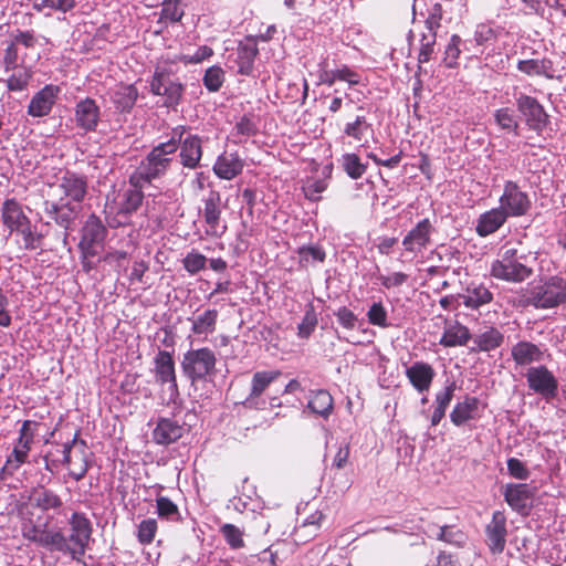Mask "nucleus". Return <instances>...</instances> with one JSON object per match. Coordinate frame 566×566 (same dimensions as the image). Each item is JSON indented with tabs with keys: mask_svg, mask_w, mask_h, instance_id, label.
Wrapping results in <instances>:
<instances>
[{
	"mask_svg": "<svg viewBox=\"0 0 566 566\" xmlns=\"http://www.w3.org/2000/svg\"><path fill=\"white\" fill-rule=\"evenodd\" d=\"M181 370L193 385L216 374L217 357L208 347L189 349L182 356Z\"/></svg>",
	"mask_w": 566,
	"mask_h": 566,
	"instance_id": "f257e3e1",
	"label": "nucleus"
},
{
	"mask_svg": "<svg viewBox=\"0 0 566 566\" xmlns=\"http://www.w3.org/2000/svg\"><path fill=\"white\" fill-rule=\"evenodd\" d=\"M523 256L518 255L514 248H506L500 259L491 266V275L506 282H523L533 274L532 268L522 262Z\"/></svg>",
	"mask_w": 566,
	"mask_h": 566,
	"instance_id": "f03ea898",
	"label": "nucleus"
},
{
	"mask_svg": "<svg viewBox=\"0 0 566 566\" xmlns=\"http://www.w3.org/2000/svg\"><path fill=\"white\" fill-rule=\"evenodd\" d=\"M178 149L177 140L172 137L168 142L155 146L144 163V182H151L166 175L172 163V157Z\"/></svg>",
	"mask_w": 566,
	"mask_h": 566,
	"instance_id": "7ed1b4c3",
	"label": "nucleus"
},
{
	"mask_svg": "<svg viewBox=\"0 0 566 566\" xmlns=\"http://www.w3.org/2000/svg\"><path fill=\"white\" fill-rule=\"evenodd\" d=\"M202 208L199 209V216L202 217L206 228L205 233L211 238H221L228 227L222 220V199L218 190L211 189L202 198Z\"/></svg>",
	"mask_w": 566,
	"mask_h": 566,
	"instance_id": "20e7f679",
	"label": "nucleus"
},
{
	"mask_svg": "<svg viewBox=\"0 0 566 566\" xmlns=\"http://www.w3.org/2000/svg\"><path fill=\"white\" fill-rule=\"evenodd\" d=\"M531 301L537 308H553L566 302V280L551 276L531 290Z\"/></svg>",
	"mask_w": 566,
	"mask_h": 566,
	"instance_id": "39448f33",
	"label": "nucleus"
},
{
	"mask_svg": "<svg viewBox=\"0 0 566 566\" xmlns=\"http://www.w3.org/2000/svg\"><path fill=\"white\" fill-rule=\"evenodd\" d=\"M150 92L164 98V105L175 107L181 101L184 85L170 71L156 69L150 82Z\"/></svg>",
	"mask_w": 566,
	"mask_h": 566,
	"instance_id": "423d86ee",
	"label": "nucleus"
},
{
	"mask_svg": "<svg viewBox=\"0 0 566 566\" xmlns=\"http://www.w3.org/2000/svg\"><path fill=\"white\" fill-rule=\"evenodd\" d=\"M62 455V462L69 467L70 475L75 481L82 480L90 468L92 455L86 442L75 436L71 442L63 446Z\"/></svg>",
	"mask_w": 566,
	"mask_h": 566,
	"instance_id": "0eeeda50",
	"label": "nucleus"
},
{
	"mask_svg": "<svg viewBox=\"0 0 566 566\" xmlns=\"http://www.w3.org/2000/svg\"><path fill=\"white\" fill-rule=\"evenodd\" d=\"M43 205L44 212L54 220L57 226L65 230L62 233V241L63 244L66 245L69 238L67 230H70L75 222L81 207L78 205H72L71 201H65L64 198H61L60 201L45 200Z\"/></svg>",
	"mask_w": 566,
	"mask_h": 566,
	"instance_id": "6e6552de",
	"label": "nucleus"
},
{
	"mask_svg": "<svg viewBox=\"0 0 566 566\" xmlns=\"http://www.w3.org/2000/svg\"><path fill=\"white\" fill-rule=\"evenodd\" d=\"M499 201L500 208L505 211L504 213L507 217L525 216L532 205L528 195L512 180L504 184L503 193Z\"/></svg>",
	"mask_w": 566,
	"mask_h": 566,
	"instance_id": "1a4fd4ad",
	"label": "nucleus"
},
{
	"mask_svg": "<svg viewBox=\"0 0 566 566\" xmlns=\"http://www.w3.org/2000/svg\"><path fill=\"white\" fill-rule=\"evenodd\" d=\"M516 107L525 118L530 129L541 134L548 125V115L543 105L533 96L520 94L516 97Z\"/></svg>",
	"mask_w": 566,
	"mask_h": 566,
	"instance_id": "9d476101",
	"label": "nucleus"
},
{
	"mask_svg": "<svg viewBox=\"0 0 566 566\" xmlns=\"http://www.w3.org/2000/svg\"><path fill=\"white\" fill-rule=\"evenodd\" d=\"M525 377L528 388L543 398L552 399L557 395L558 380L545 365L528 368Z\"/></svg>",
	"mask_w": 566,
	"mask_h": 566,
	"instance_id": "9b49d317",
	"label": "nucleus"
},
{
	"mask_svg": "<svg viewBox=\"0 0 566 566\" xmlns=\"http://www.w3.org/2000/svg\"><path fill=\"white\" fill-rule=\"evenodd\" d=\"M186 128L184 126L174 129V137L178 136V148L180 163L185 168L196 169L202 157V140L198 135L188 134L185 138L182 135Z\"/></svg>",
	"mask_w": 566,
	"mask_h": 566,
	"instance_id": "f8f14e48",
	"label": "nucleus"
},
{
	"mask_svg": "<svg viewBox=\"0 0 566 566\" xmlns=\"http://www.w3.org/2000/svg\"><path fill=\"white\" fill-rule=\"evenodd\" d=\"M106 232V228L96 216L92 214L87 218L78 244L84 258L97 254V248L103 244Z\"/></svg>",
	"mask_w": 566,
	"mask_h": 566,
	"instance_id": "ddd939ff",
	"label": "nucleus"
},
{
	"mask_svg": "<svg viewBox=\"0 0 566 566\" xmlns=\"http://www.w3.org/2000/svg\"><path fill=\"white\" fill-rule=\"evenodd\" d=\"M153 373L156 382L168 385V389L172 395H178V384L175 370V360L172 355L167 350H159L154 358Z\"/></svg>",
	"mask_w": 566,
	"mask_h": 566,
	"instance_id": "4468645a",
	"label": "nucleus"
},
{
	"mask_svg": "<svg viewBox=\"0 0 566 566\" xmlns=\"http://www.w3.org/2000/svg\"><path fill=\"white\" fill-rule=\"evenodd\" d=\"M60 93L61 88L57 85L46 84L32 96L27 109L28 115L31 117L48 116L52 112Z\"/></svg>",
	"mask_w": 566,
	"mask_h": 566,
	"instance_id": "2eb2a0df",
	"label": "nucleus"
},
{
	"mask_svg": "<svg viewBox=\"0 0 566 566\" xmlns=\"http://www.w3.org/2000/svg\"><path fill=\"white\" fill-rule=\"evenodd\" d=\"M437 319L444 324V331L439 340L441 346L446 348L465 346L472 338L470 329L459 321H450L442 315H438Z\"/></svg>",
	"mask_w": 566,
	"mask_h": 566,
	"instance_id": "dca6fc26",
	"label": "nucleus"
},
{
	"mask_svg": "<svg viewBox=\"0 0 566 566\" xmlns=\"http://www.w3.org/2000/svg\"><path fill=\"white\" fill-rule=\"evenodd\" d=\"M433 227L429 219L419 221L402 240V245L407 252L420 253L431 243V233Z\"/></svg>",
	"mask_w": 566,
	"mask_h": 566,
	"instance_id": "f3484780",
	"label": "nucleus"
},
{
	"mask_svg": "<svg viewBox=\"0 0 566 566\" xmlns=\"http://www.w3.org/2000/svg\"><path fill=\"white\" fill-rule=\"evenodd\" d=\"M488 544L493 553H502L506 544V516L502 511L493 512L491 522L485 527Z\"/></svg>",
	"mask_w": 566,
	"mask_h": 566,
	"instance_id": "a211bd4d",
	"label": "nucleus"
},
{
	"mask_svg": "<svg viewBox=\"0 0 566 566\" xmlns=\"http://www.w3.org/2000/svg\"><path fill=\"white\" fill-rule=\"evenodd\" d=\"M142 178V175L134 174L130 177V184L134 187L133 189H128L124 193L123 201L120 202V207L118 209L117 216L119 226L128 223L129 217L132 213H136L137 209L142 205V189L138 187V181Z\"/></svg>",
	"mask_w": 566,
	"mask_h": 566,
	"instance_id": "6ab92c4d",
	"label": "nucleus"
},
{
	"mask_svg": "<svg viewBox=\"0 0 566 566\" xmlns=\"http://www.w3.org/2000/svg\"><path fill=\"white\" fill-rule=\"evenodd\" d=\"M259 54L256 42L252 38H248L238 44L235 50L234 64L240 75L250 76L254 70V61Z\"/></svg>",
	"mask_w": 566,
	"mask_h": 566,
	"instance_id": "aec40b11",
	"label": "nucleus"
},
{
	"mask_svg": "<svg viewBox=\"0 0 566 566\" xmlns=\"http://www.w3.org/2000/svg\"><path fill=\"white\" fill-rule=\"evenodd\" d=\"M75 122L85 132H94L99 120V107L93 98L86 97L75 105Z\"/></svg>",
	"mask_w": 566,
	"mask_h": 566,
	"instance_id": "412c9836",
	"label": "nucleus"
},
{
	"mask_svg": "<svg viewBox=\"0 0 566 566\" xmlns=\"http://www.w3.org/2000/svg\"><path fill=\"white\" fill-rule=\"evenodd\" d=\"M59 189L65 198L71 200L72 205L80 206L87 193V180L85 177L74 172H66L60 179Z\"/></svg>",
	"mask_w": 566,
	"mask_h": 566,
	"instance_id": "4be33fe9",
	"label": "nucleus"
},
{
	"mask_svg": "<svg viewBox=\"0 0 566 566\" xmlns=\"http://www.w3.org/2000/svg\"><path fill=\"white\" fill-rule=\"evenodd\" d=\"M282 371L279 369L261 370L253 374L251 379V387L248 397L244 400V406L253 407L269 386L281 377Z\"/></svg>",
	"mask_w": 566,
	"mask_h": 566,
	"instance_id": "5701e85b",
	"label": "nucleus"
},
{
	"mask_svg": "<svg viewBox=\"0 0 566 566\" xmlns=\"http://www.w3.org/2000/svg\"><path fill=\"white\" fill-rule=\"evenodd\" d=\"M434 375L433 367L423 361H416L406 369V377L420 394L430 389Z\"/></svg>",
	"mask_w": 566,
	"mask_h": 566,
	"instance_id": "b1692460",
	"label": "nucleus"
},
{
	"mask_svg": "<svg viewBox=\"0 0 566 566\" xmlns=\"http://www.w3.org/2000/svg\"><path fill=\"white\" fill-rule=\"evenodd\" d=\"M1 218L10 233L15 232L22 226H27V222L30 221V218L23 211L22 205L15 199L4 200L1 207Z\"/></svg>",
	"mask_w": 566,
	"mask_h": 566,
	"instance_id": "393cba45",
	"label": "nucleus"
},
{
	"mask_svg": "<svg viewBox=\"0 0 566 566\" xmlns=\"http://www.w3.org/2000/svg\"><path fill=\"white\" fill-rule=\"evenodd\" d=\"M504 212L505 211L503 209L497 207L480 214L475 226L476 234L485 238L496 232L509 218Z\"/></svg>",
	"mask_w": 566,
	"mask_h": 566,
	"instance_id": "a878e982",
	"label": "nucleus"
},
{
	"mask_svg": "<svg viewBox=\"0 0 566 566\" xmlns=\"http://www.w3.org/2000/svg\"><path fill=\"white\" fill-rule=\"evenodd\" d=\"M184 434V427L178 421L161 418L153 430V440L157 444H170L180 439Z\"/></svg>",
	"mask_w": 566,
	"mask_h": 566,
	"instance_id": "bb28decb",
	"label": "nucleus"
},
{
	"mask_svg": "<svg viewBox=\"0 0 566 566\" xmlns=\"http://www.w3.org/2000/svg\"><path fill=\"white\" fill-rule=\"evenodd\" d=\"M511 356L517 366H526L541 361L544 353L536 344L521 340L512 346Z\"/></svg>",
	"mask_w": 566,
	"mask_h": 566,
	"instance_id": "cd10ccee",
	"label": "nucleus"
},
{
	"mask_svg": "<svg viewBox=\"0 0 566 566\" xmlns=\"http://www.w3.org/2000/svg\"><path fill=\"white\" fill-rule=\"evenodd\" d=\"M31 444L14 441L12 451L7 455L6 462L0 473L6 476H12L14 473L28 462Z\"/></svg>",
	"mask_w": 566,
	"mask_h": 566,
	"instance_id": "c85d7f7f",
	"label": "nucleus"
},
{
	"mask_svg": "<svg viewBox=\"0 0 566 566\" xmlns=\"http://www.w3.org/2000/svg\"><path fill=\"white\" fill-rule=\"evenodd\" d=\"M533 492L527 484H509L504 491L506 503L515 511L523 512L528 507Z\"/></svg>",
	"mask_w": 566,
	"mask_h": 566,
	"instance_id": "c756f323",
	"label": "nucleus"
},
{
	"mask_svg": "<svg viewBox=\"0 0 566 566\" xmlns=\"http://www.w3.org/2000/svg\"><path fill=\"white\" fill-rule=\"evenodd\" d=\"M243 161L235 154L221 155L213 165L214 174L226 180H231L242 172Z\"/></svg>",
	"mask_w": 566,
	"mask_h": 566,
	"instance_id": "7c9ffc66",
	"label": "nucleus"
},
{
	"mask_svg": "<svg viewBox=\"0 0 566 566\" xmlns=\"http://www.w3.org/2000/svg\"><path fill=\"white\" fill-rule=\"evenodd\" d=\"M30 501L32 505L44 512L51 510L59 512L63 506L62 499L54 491L44 486L34 489L30 495Z\"/></svg>",
	"mask_w": 566,
	"mask_h": 566,
	"instance_id": "2f4dec72",
	"label": "nucleus"
},
{
	"mask_svg": "<svg viewBox=\"0 0 566 566\" xmlns=\"http://www.w3.org/2000/svg\"><path fill=\"white\" fill-rule=\"evenodd\" d=\"M478 408L479 399L467 396L463 401L455 403L450 413V420L454 426L460 427L475 418Z\"/></svg>",
	"mask_w": 566,
	"mask_h": 566,
	"instance_id": "473e14b6",
	"label": "nucleus"
},
{
	"mask_svg": "<svg viewBox=\"0 0 566 566\" xmlns=\"http://www.w3.org/2000/svg\"><path fill=\"white\" fill-rule=\"evenodd\" d=\"M219 312L216 308H208L190 318L191 332L198 336H208L217 329Z\"/></svg>",
	"mask_w": 566,
	"mask_h": 566,
	"instance_id": "72a5a7b5",
	"label": "nucleus"
},
{
	"mask_svg": "<svg viewBox=\"0 0 566 566\" xmlns=\"http://www.w3.org/2000/svg\"><path fill=\"white\" fill-rule=\"evenodd\" d=\"M517 70L528 76L554 77V65L549 59L521 60L517 63Z\"/></svg>",
	"mask_w": 566,
	"mask_h": 566,
	"instance_id": "f704fd0d",
	"label": "nucleus"
},
{
	"mask_svg": "<svg viewBox=\"0 0 566 566\" xmlns=\"http://www.w3.org/2000/svg\"><path fill=\"white\" fill-rule=\"evenodd\" d=\"M473 342L481 352H491L504 343V334L494 326H486L473 337Z\"/></svg>",
	"mask_w": 566,
	"mask_h": 566,
	"instance_id": "c9c22d12",
	"label": "nucleus"
},
{
	"mask_svg": "<svg viewBox=\"0 0 566 566\" xmlns=\"http://www.w3.org/2000/svg\"><path fill=\"white\" fill-rule=\"evenodd\" d=\"M20 240L21 248L27 251L43 250L44 234L36 231V228L32 224L31 220L27 222V226L20 227L14 232Z\"/></svg>",
	"mask_w": 566,
	"mask_h": 566,
	"instance_id": "e433bc0d",
	"label": "nucleus"
},
{
	"mask_svg": "<svg viewBox=\"0 0 566 566\" xmlns=\"http://www.w3.org/2000/svg\"><path fill=\"white\" fill-rule=\"evenodd\" d=\"M138 97L135 85L119 84L111 92V99L120 112L129 111Z\"/></svg>",
	"mask_w": 566,
	"mask_h": 566,
	"instance_id": "4c0bfd02",
	"label": "nucleus"
},
{
	"mask_svg": "<svg viewBox=\"0 0 566 566\" xmlns=\"http://www.w3.org/2000/svg\"><path fill=\"white\" fill-rule=\"evenodd\" d=\"M32 9L39 13L57 12L66 14L76 8V0H29Z\"/></svg>",
	"mask_w": 566,
	"mask_h": 566,
	"instance_id": "58836bf2",
	"label": "nucleus"
},
{
	"mask_svg": "<svg viewBox=\"0 0 566 566\" xmlns=\"http://www.w3.org/2000/svg\"><path fill=\"white\" fill-rule=\"evenodd\" d=\"M307 407L312 412L327 419L334 409V400L327 390L315 391L308 400Z\"/></svg>",
	"mask_w": 566,
	"mask_h": 566,
	"instance_id": "ea45409f",
	"label": "nucleus"
},
{
	"mask_svg": "<svg viewBox=\"0 0 566 566\" xmlns=\"http://www.w3.org/2000/svg\"><path fill=\"white\" fill-rule=\"evenodd\" d=\"M493 300V294L485 286H478L468 290L463 296V304L467 307L478 310L482 305L489 304Z\"/></svg>",
	"mask_w": 566,
	"mask_h": 566,
	"instance_id": "a19ab883",
	"label": "nucleus"
},
{
	"mask_svg": "<svg viewBox=\"0 0 566 566\" xmlns=\"http://www.w3.org/2000/svg\"><path fill=\"white\" fill-rule=\"evenodd\" d=\"M184 14L181 0H164L158 21L165 24L176 23L181 20Z\"/></svg>",
	"mask_w": 566,
	"mask_h": 566,
	"instance_id": "79ce46f5",
	"label": "nucleus"
},
{
	"mask_svg": "<svg viewBox=\"0 0 566 566\" xmlns=\"http://www.w3.org/2000/svg\"><path fill=\"white\" fill-rule=\"evenodd\" d=\"M11 70L13 73L6 81L8 90L12 92H21L25 90L32 78V71L25 66Z\"/></svg>",
	"mask_w": 566,
	"mask_h": 566,
	"instance_id": "37998d69",
	"label": "nucleus"
},
{
	"mask_svg": "<svg viewBox=\"0 0 566 566\" xmlns=\"http://www.w3.org/2000/svg\"><path fill=\"white\" fill-rule=\"evenodd\" d=\"M371 130V125L367 122L365 116H356L352 122L346 123L343 133L347 137L353 138L355 142L360 143L366 134Z\"/></svg>",
	"mask_w": 566,
	"mask_h": 566,
	"instance_id": "c03bdc74",
	"label": "nucleus"
},
{
	"mask_svg": "<svg viewBox=\"0 0 566 566\" xmlns=\"http://www.w3.org/2000/svg\"><path fill=\"white\" fill-rule=\"evenodd\" d=\"M462 39L459 34H452L443 53L442 63L448 69H457L459 66V57L461 55Z\"/></svg>",
	"mask_w": 566,
	"mask_h": 566,
	"instance_id": "a18cd8bd",
	"label": "nucleus"
},
{
	"mask_svg": "<svg viewBox=\"0 0 566 566\" xmlns=\"http://www.w3.org/2000/svg\"><path fill=\"white\" fill-rule=\"evenodd\" d=\"M342 167L352 179H359L367 170V165L363 164L359 156L354 153L343 155Z\"/></svg>",
	"mask_w": 566,
	"mask_h": 566,
	"instance_id": "49530a36",
	"label": "nucleus"
},
{
	"mask_svg": "<svg viewBox=\"0 0 566 566\" xmlns=\"http://www.w3.org/2000/svg\"><path fill=\"white\" fill-rule=\"evenodd\" d=\"M495 123L500 128L518 135L520 124L514 115V111L510 107H502L494 113Z\"/></svg>",
	"mask_w": 566,
	"mask_h": 566,
	"instance_id": "de8ad7c7",
	"label": "nucleus"
},
{
	"mask_svg": "<svg viewBox=\"0 0 566 566\" xmlns=\"http://www.w3.org/2000/svg\"><path fill=\"white\" fill-rule=\"evenodd\" d=\"M41 547L51 552H60L67 555L69 546L66 545V536L61 531L48 528L42 541Z\"/></svg>",
	"mask_w": 566,
	"mask_h": 566,
	"instance_id": "09e8293b",
	"label": "nucleus"
},
{
	"mask_svg": "<svg viewBox=\"0 0 566 566\" xmlns=\"http://www.w3.org/2000/svg\"><path fill=\"white\" fill-rule=\"evenodd\" d=\"M224 81V71L219 65L208 67L202 77L203 86L211 93L220 91Z\"/></svg>",
	"mask_w": 566,
	"mask_h": 566,
	"instance_id": "8fccbe9b",
	"label": "nucleus"
},
{
	"mask_svg": "<svg viewBox=\"0 0 566 566\" xmlns=\"http://www.w3.org/2000/svg\"><path fill=\"white\" fill-rule=\"evenodd\" d=\"M438 541L447 544L462 547L467 543V535L455 525H442V531L438 534Z\"/></svg>",
	"mask_w": 566,
	"mask_h": 566,
	"instance_id": "3c124183",
	"label": "nucleus"
},
{
	"mask_svg": "<svg viewBox=\"0 0 566 566\" xmlns=\"http://www.w3.org/2000/svg\"><path fill=\"white\" fill-rule=\"evenodd\" d=\"M437 34L423 33L420 39V49L418 53V70L421 71V64L428 63L434 53Z\"/></svg>",
	"mask_w": 566,
	"mask_h": 566,
	"instance_id": "603ef678",
	"label": "nucleus"
},
{
	"mask_svg": "<svg viewBox=\"0 0 566 566\" xmlns=\"http://www.w3.org/2000/svg\"><path fill=\"white\" fill-rule=\"evenodd\" d=\"M66 545L69 546L67 555H70L72 559L80 562L85 555L88 539L71 531V534L66 537Z\"/></svg>",
	"mask_w": 566,
	"mask_h": 566,
	"instance_id": "864d4df0",
	"label": "nucleus"
},
{
	"mask_svg": "<svg viewBox=\"0 0 566 566\" xmlns=\"http://www.w3.org/2000/svg\"><path fill=\"white\" fill-rule=\"evenodd\" d=\"M220 533L232 549L244 547L243 532L238 526L226 523L220 527Z\"/></svg>",
	"mask_w": 566,
	"mask_h": 566,
	"instance_id": "5fc2aeb1",
	"label": "nucleus"
},
{
	"mask_svg": "<svg viewBox=\"0 0 566 566\" xmlns=\"http://www.w3.org/2000/svg\"><path fill=\"white\" fill-rule=\"evenodd\" d=\"M317 315L312 305L306 310L302 322L297 326V336L303 339H307L317 326Z\"/></svg>",
	"mask_w": 566,
	"mask_h": 566,
	"instance_id": "6e6d98bb",
	"label": "nucleus"
},
{
	"mask_svg": "<svg viewBox=\"0 0 566 566\" xmlns=\"http://www.w3.org/2000/svg\"><path fill=\"white\" fill-rule=\"evenodd\" d=\"M207 258L196 250L190 251L182 259V265L190 275H195L205 270Z\"/></svg>",
	"mask_w": 566,
	"mask_h": 566,
	"instance_id": "4d7b16f0",
	"label": "nucleus"
},
{
	"mask_svg": "<svg viewBox=\"0 0 566 566\" xmlns=\"http://www.w3.org/2000/svg\"><path fill=\"white\" fill-rule=\"evenodd\" d=\"M69 524L71 526V531L90 541L92 535V525L84 514L73 513Z\"/></svg>",
	"mask_w": 566,
	"mask_h": 566,
	"instance_id": "13d9d810",
	"label": "nucleus"
},
{
	"mask_svg": "<svg viewBox=\"0 0 566 566\" xmlns=\"http://www.w3.org/2000/svg\"><path fill=\"white\" fill-rule=\"evenodd\" d=\"M443 18V8L440 2L433 3L428 9V15L424 21L426 29L428 33H438L439 28L441 27V21Z\"/></svg>",
	"mask_w": 566,
	"mask_h": 566,
	"instance_id": "bf43d9fd",
	"label": "nucleus"
},
{
	"mask_svg": "<svg viewBox=\"0 0 566 566\" xmlns=\"http://www.w3.org/2000/svg\"><path fill=\"white\" fill-rule=\"evenodd\" d=\"M367 318L374 326L381 328H387L389 326L387 322V310L381 302L373 303L367 312Z\"/></svg>",
	"mask_w": 566,
	"mask_h": 566,
	"instance_id": "052dcab7",
	"label": "nucleus"
},
{
	"mask_svg": "<svg viewBox=\"0 0 566 566\" xmlns=\"http://www.w3.org/2000/svg\"><path fill=\"white\" fill-rule=\"evenodd\" d=\"M48 527L46 524L38 525L32 522L24 523L22 526V536L36 545L41 546Z\"/></svg>",
	"mask_w": 566,
	"mask_h": 566,
	"instance_id": "680f3d73",
	"label": "nucleus"
},
{
	"mask_svg": "<svg viewBox=\"0 0 566 566\" xmlns=\"http://www.w3.org/2000/svg\"><path fill=\"white\" fill-rule=\"evenodd\" d=\"M301 264H307L310 261L324 262L325 251L321 247L308 245L301 247L297 251Z\"/></svg>",
	"mask_w": 566,
	"mask_h": 566,
	"instance_id": "e2e57ef3",
	"label": "nucleus"
},
{
	"mask_svg": "<svg viewBox=\"0 0 566 566\" xmlns=\"http://www.w3.org/2000/svg\"><path fill=\"white\" fill-rule=\"evenodd\" d=\"M496 31L485 23L478 24L473 33V40L478 46H483L490 42H493L496 40Z\"/></svg>",
	"mask_w": 566,
	"mask_h": 566,
	"instance_id": "0e129e2a",
	"label": "nucleus"
},
{
	"mask_svg": "<svg viewBox=\"0 0 566 566\" xmlns=\"http://www.w3.org/2000/svg\"><path fill=\"white\" fill-rule=\"evenodd\" d=\"M148 197H151V200H147L146 202V216L155 221H160L165 212L163 195L153 196L148 193Z\"/></svg>",
	"mask_w": 566,
	"mask_h": 566,
	"instance_id": "69168bd1",
	"label": "nucleus"
},
{
	"mask_svg": "<svg viewBox=\"0 0 566 566\" xmlns=\"http://www.w3.org/2000/svg\"><path fill=\"white\" fill-rule=\"evenodd\" d=\"M327 188V182L323 179L307 180L303 187L304 195L311 201L321 199V193Z\"/></svg>",
	"mask_w": 566,
	"mask_h": 566,
	"instance_id": "338daca9",
	"label": "nucleus"
},
{
	"mask_svg": "<svg viewBox=\"0 0 566 566\" xmlns=\"http://www.w3.org/2000/svg\"><path fill=\"white\" fill-rule=\"evenodd\" d=\"M213 55L212 48L208 45H202L197 49V51L193 54H182L179 57V61L184 64H198L201 63L205 60L210 59Z\"/></svg>",
	"mask_w": 566,
	"mask_h": 566,
	"instance_id": "774afa93",
	"label": "nucleus"
}]
</instances>
